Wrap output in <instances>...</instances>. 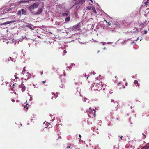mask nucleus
I'll list each match as a JSON object with an SVG mask.
<instances>
[{
    "mask_svg": "<svg viewBox=\"0 0 149 149\" xmlns=\"http://www.w3.org/2000/svg\"><path fill=\"white\" fill-rule=\"evenodd\" d=\"M39 3L38 2H36L31 5H30L28 8V10L32 13H33L34 10L36 8L39 6Z\"/></svg>",
    "mask_w": 149,
    "mask_h": 149,
    "instance_id": "nucleus-1",
    "label": "nucleus"
},
{
    "mask_svg": "<svg viewBox=\"0 0 149 149\" xmlns=\"http://www.w3.org/2000/svg\"><path fill=\"white\" fill-rule=\"evenodd\" d=\"M93 111H92L91 109H89V111H86L87 112L88 116L91 118H95L96 116L95 113L96 111H95L94 110Z\"/></svg>",
    "mask_w": 149,
    "mask_h": 149,
    "instance_id": "nucleus-2",
    "label": "nucleus"
},
{
    "mask_svg": "<svg viewBox=\"0 0 149 149\" xmlns=\"http://www.w3.org/2000/svg\"><path fill=\"white\" fill-rule=\"evenodd\" d=\"M80 29V26L79 25V24L74 25L72 28V29L73 30H79Z\"/></svg>",
    "mask_w": 149,
    "mask_h": 149,
    "instance_id": "nucleus-3",
    "label": "nucleus"
},
{
    "mask_svg": "<svg viewBox=\"0 0 149 149\" xmlns=\"http://www.w3.org/2000/svg\"><path fill=\"white\" fill-rule=\"evenodd\" d=\"M19 87L21 89V90L23 92L25 90L26 87L23 83H22L21 84L19 85Z\"/></svg>",
    "mask_w": 149,
    "mask_h": 149,
    "instance_id": "nucleus-4",
    "label": "nucleus"
},
{
    "mask_svg": "<svg viewBox=\"0 0 149 149\" xmlns=\"http://www.w3.org/2000/svg\"><path fill=\"white\" fill-rule=\"evenodd\" d=\"M85 0H78L76 2L75 4H76V5L80 4H82L85 2Z\"/></svg>",
    "mask_w": 149,
    "mask_h": 149,
    "instance_id": "nucleus-5",
    "label": "nucleus"
},
{
    "mask_svg": "<svg viewBox=\"0 0 149 149\" xmlns=\"http://www.w3.org/2000/svg\"><path fill=\"white\" fill-rule=\"evenodd\" d=\"M15 21H8L7 22H6L4 23L1 24V25H7L8 24H9L10 23H13V22H14Z\"/></svg>",
    "mask_w": 149,
    "mask_h": 149,
    "instance_id": "nucleus-6",
    "label": "nucleus"
},
{
    "mask_svg": "<svg viewBox=\"0 0 149 149\" xmlns=\"http://www.w3.org/2000/svg\"><path fill=\"white\" fill-rule=\"evenodd\" d=\"M30 0H22L18 2V3H19L21 4L22 3H28L30 1Z\"/></svg>",
    "mask_w": 149,
    "mask_h": 149,
    "instance_id": "nucleus-7",
    "label": "nucleus"
},
{
    "mask_svg": "<svg viewBox=\"0 0 149 149\" xmlns=\"http://www.w3.org/2000/svg\"><path fill=\"white\" fill-rule=\"evenodd\" d=\"M134 84H135V86H136H136L139 87L140 84L136 80H135L134 81Z\"/></svg>",
    "mask_w": 149,
    "mask_h": 149,
    "instance_id": "nucleus-8",
    "label": "nucleus"
},
{
    "mask_svg": "<svg viewBox=\"0 0 149 149\" xmlns=\"http://www.w3.org/2000/svg\"><path fill=\"white\" fill-rule=\"evenodd\" d=\"M42 8L39 9L38 12L34 13L35 15L40 14L42 13Z\"/></svg>",
    "mask_w": 149,
    "mask_h": 149,
    "instance_id": "nucleus-9",
    "label": "nucleus"
},
{
    "mask_svg": "<svg viewBox=\"0 0 149 149\" xmlns=\"http://www.w3.org/2000/svg\"><path fill=\"white\" fill-rule=\"evenodd\" d=\"M52 95L54 96V97H52L51 98L52 99H53L54 98H56L58 97V94L57 93H53Z\"/></svg>",
    "mask_w": 149,
    "mask_h": 149,
    "instance_id": "nucleus-10",
    "label": "nucleus"
},
{
    "mask_svg": "<svg viewBox=\"0 0 149 149\" xmlns=\"http://www.w3.org/2000/svg\"><path fill=\"white\" fill-rule=\"evenodd\" d=\"M21 11L22 14H26V12L24 9H22L21 10Z\"/></svg>",
    "mask_w": 149,
    "mask_h": 149,
    "instance_id": "nucleus-11",
    "label": "nucleus"
},
{
    "mask_svg": "<svg viewBox=\"0 0 149 149\" xmlns=\"http://www.w3.org/2000/svg\"><path fill=\"white\" fill-rule=\"evenodd\" d=\"M145 23L144 22H141L140 23V26L141 27L140 28L141 29H142L143 26L144 25Z\"/></svg>",
    "mask_w": 149,
    "mask_h": 149,
    "instance_id": "nucleus-12",
    "label": "nucleus"
},
{
    "mask_svg": "<svg viewBox=\"0 0 149 149\" xmlns=\"http://www.w3.org/2000/svg\"><path fill=\"white\" fill-rule=\"evenodd\" d=\"M70 16H68L66 17L65 19V22H68L70 21Z\"/></svg>",
    "mask_w": 149,
    "mask_h": 149,
    "instance_id": "nucleus-13",
    "label": "nucleus"
},
{
    "mask_svg": "<svg viewBox=\"0 0 149 149\" xmlns=\"http://www.w3.org/2000/svg\"><path fill=\"white\" fill-rule=\"evenodd\" d=\"M92 10L95 13H96V10L94 7L92 6Z\"/></svg>",
    "mask_w": 149,
    "mask_h": 149,
    "instance_id": "nucleus-14",
    "label": "nucleus"
},
{
    "mask_svg": "<svg viewBox=\"0 0 149 149\" xmlns=\"http://www.w3.org/2000/svg\"><path fill=\"white\" fill-rule=\"evenodd\" d=\"M104 22H105L107 23H108L109 25L110 26L111 25V22H107V20H104Z\"/></svg>",
    "mask_w": 149,
    "mask_h": 149,
    "instance_id": "nucleus-15",
    "label": "nucleus"
},
{
    "mask_svg": "<svg viewBox=\"0 0 149 149\" xmlns=\"http://www.w3.org/2000/svg\"><path fill=\"white\" fill-rule=\"evenodd\" d=\"M26 26L28 27V28H29V29H31L32 30H33V28L30 25H26Z\"/></svg>",
    "mask_w": 149,
    "mask_h": 149,
    "instance_id": "nucleus-16",
    "label": "nucleus"
},
{
    "mask_svg": "<svg viewBox=\"0 0 149 149\" xmlns=\"http://www.w3.org/2000/svg\"><path fill=\"white\" fill-rule=\"evenodd\" d=\"M143 149H148L149 147L147 145H146L143 148Z\"/></svg>",
    "mask_w": 149,
    "mask_h": 149,
    "instance_id": "nucleus-17",
    "label": "nucleus"
},
{
    "mask_svg": "<svg viewBox=\"0 0 149 149\" xmlns=\"http://www.w3.org/2000/svg\"><path fill=\"white\" fill-rule=\"evenodd\" d=\"M68 15V14L67 13H64L62 14V15L63 16H67Z\"/></svg>",
    "mask_w": 149,
    "mask_h": 149,
    "instance_id": "nucleus-18",
    "label": "nucleus"
},
{
    "mask_svg": "<svg viewBox=\"0 0 149 149\" xmlns=\"http://www.w3.org/2000/svg\"><path fill=\"white\" fill-rule=\"evenodd\" d=\"M75 64L74 63L72 64L71 66L68 67V68H72L73 66H74Z\"/></svg>",
    "mask_w": 149,
    "mask_h": 149,
    "instance_id": "nucleus-19",
    "label": "nucleus"
},
{
    "mask_svg": "<svg viewBox=\"0 0 149 149\" xmlns=\"http://www.w3.org/2000/svg\"><path fill=\"white\" fill-rule=\"evenodd\" d=\"M92 7L91 6H89L87 7V9L88 10H90L91 8H92Z\"/></svg>",
    "mask_w": 149,
    "mask_h": 149,
    "instance_id": "nucleus-20",
    "label": "nucleus"
},
{
    "mask_svg": "<svg viewBox=\"0 0 149 149\" xmlns=\"http://www.w3.org/2000/svg\"><path fill=\"white\" fill-rule=\"evenodd\" d=\"M21 13H22V12L21 11H19L18 12H17V14L18 15H20L21 14Z\"/></svg>",
    "mask_w": 149,
    "mask_h": 149,
    "instance_id": "nucleus-21",
    "label": "nucleus"
},
{
    "mask_svg": "<svg viewBox=\"0 0 149 149\" xmlns=\"http://www.w3.org/2000/svg\"><path fill=\"white\" fill-rule=\"evenodd\" d=\"M10 59L11 61H15V60L14 58H11V57H10Z\"/></svg>",
    "mask_w": 149,
    "mask_h": 149,
    "instance_id": "nucleus-22",
    "label": "nucleus"
},
{
    "mask_svg": "<svg viewBox=\"0 0 149 149\" xmlns=\"http://www.w3.org/2000/svg\"><path fill=\"white\" fill-rule=\"evenodd\" d=\"M149 3L148 1H146L144 2V3L145 5H147Z\"/></svg>",
    "mask_w": 149,
    "mask_h": 149,
    "instance_id": "nucleus-23",
    "label": "nucleus"
},
{
    "mask_svg": "<svg viewBox=\"0 0 149 149\" xmlns=\"http://www.w3.org/2000/svg\"><path fill=\"white\" fill-rule=\"evenodd\" d=\"M142 135L144 137V138H145L146 137V135L145 134H144L143 133Z\"/></svg>",
    "mask_w": 149,
    "mask_h": 149,
    "instance_id": "nucleus-24",
    "label": "nucleus"
},
{
    "mask_svg": "<svg viewBox=\"0 0 149 149\" xmlns=\"http://www.w3.org/2000/svg\"><path fill=\"white\" fill-rule=\"evenodd\" d=\"M46 80H44V81H43L42 82V83H43V84H44V83H46Z\"/></svg>",
    "mask_w": 149,
    "mask_h": 149,
    "instance_id": "nucleus-25",
    "label": "nucleus"
},
{
    "mask_svg": "<svg viewBox=\"0 0 149 149\" xmlns=\"http://www.w3.org/2000/svg\"><path fill=\"white\" fill-rule=\"evenodd\" d=\"M63 53L64 54H66L67 53V52L65 50L63 51Z\"/></svg>",
    "mask_w": 149,
    "mask_h": 149,
    "instance_id": "nucleus-26",
    "label": "nucleus"
},
{
    "mask_svg": "<svg viewBox=\"0 0 149 149\" xmlns=\"http://www.w3.org/2000/svg\"><path fill=\"white\" fill-rule=\"evenodd\" d=\"M147 33V31H144V34H146Z\"/></svg>",
    "mask_w": 149,
    "mask_h": 149,
    "instance_id": "nucleus-27",
    "label": "nucleus"
},
{
    "mask_svg": "<svg viewBox=\"0 0 149 149\" xmlns=\"http://www.w3.org/2000/svg\"><path fill=\"white\" fill-rule=\"evenodd\" d=\"M14 87H12V88H11V90L12 91H13L14 90Z\"/></svg>",
    "mask_w": 149,
    "mask_h": 149,
    "instance_id": "nucleus-28",
    "label": "nucleus"
},
{
    "mask_svg": "<svg viewBox=\"0 0 149 149\" xmlns=\"http://www.w3.org/2000/svg\"><path fill=\"white\" fill-rule=\"evenodd\" d=\"M11 101L13 102H15V100L14 99H12L11 100Z\"/></svg>",
    "mask_w": 149,
    "mask_h": 149,
    "instance_id": "nucleus-29",
    "label": "nucleus"
},
{
    "mask_svg": "<svg viewBox=\"0 0 149 149\" xmlns=\"http://www.w3.org/2000/svg\"><path fill=\"white\" fill-rule=\"evenodd\" d=\"M125 84V86H127V82H126Z\"/></svg>",
    "mask_w": 149,
    "mask_h": 149,
    "instance_id": "nucleus-30",
    "label": "nucleus"
},
{
    "mask_svg": "<svg viewBox=\"0 0 149 149\" xmlns=\"http://www.w3.org/2000/svg\"><path fill=\"white\" fill-rule=\"evenodd\" d=\"M70 148V146H68L66 148Z\"/></svg>",
    "mask_w": 149,
    "mask_h": 149,
    "instance_id": "nucleus-31",
    "label": "nucleus"
},
{
    "mask_svg": "<svg viewBox=\"0 0 149 149\" xmlns=\"http://www.w3.org/2000/svg\"><path fill=\"white\" fill-rule=\"evenodd\" d=\"M43 74V72L42 71L41 73V75H42Z\"/></svg>",
    "mask_w": 149,
    "mask_h": 149,
    "instance_id": "nucleus-32",
    "label": "nucleus"
},
{
    "mask_svg": "<svg viewBox=\"0 0 149 149\" xmlns=\"http://www.w3.org/2000/svg\"><path fill=\"white\" fill-rule=\"evenodd\" d=\"M79 137H80V138H81V136L80 134H79Z\"/></svg>",
    "mask_w": 149,
    "mask_h": 149,
    "instance_id": "nucleus-33",
    "label": "nucleus"
},
{
    "mask_svg": "<svg viewBox=\"0 0 149 149\" xmlns=\"http://www.w3.org/2000/svg\"><path fill=\"white\" fill-rule=\"evenodd\" d=\"M92 3H93V2L92 0H89Z\"/></svg>",
    "mask_w": 149,
    "mask_h": 149,
    "instance_id": "nucleus-34",
    "label": "nucleus"
},
{
    "mask_svg": "<svg viewBox=\"0 0 149 149\" xmlns=\"http://www.w3.org/2000/svg\"><path fill=\"white\" fill-rule=\"evenodd\" d=\"M15 78L16 79H18V77H15Z\"/></svg>",
    "mask_w": 149,
    "mask_h": 149,
    "instance_id": "nucleus-35",
    "label": "nucleus"
},
{
    "mask_svg": "<svg viewBox=\"0 0 149 149\" xmlns=\"http://www.w3.org/2000/svg\"><path fill=\"white\" fill-rule=\"evenodd\" d=\"M123 88H125V87L124 86H123Z\"/></svg>",
    "mask_w": 149,
    "mask_h": 149,
    "instance_id": "nucleus-36",
    "label": "nucleus"
},
{
    "mask_svg": "<svg viewBox=\"0 0 149 149\" xmlns=\"http://www.w3.org/2000/svg\"><path fill=\"white\" fill-rule=\"evenodd\" d=\"M114 100H111V102H114Z\"/></svg>",
    "mask_w": 149,
    "mask_h": 149,
    "instance_id": "nucleus-37",
    "label": "nucleus"
},
{
    "mask_svg": "<svg viewBox=\"0 0 149 149\" xmlns=\"http://www.w3.org/2000/svg\"><path fill=\"white\" fill-rule=\"evenodd\" d=\"M14 86V84H13V85H12V86ZM12 87H13V86Z\"/></svg>",
    "mask_w": 149,
    "mask_h": 149,
    "instance_id": "nucleus-38",
    "label": "nucleus"
},
{
    "mask_svg": "<svg viewBox=\"0 0 149 149\" xmlns=\"http://www.w3.org/2000/svg\"><path fill=\"white\" fill-rule=\"evenodd\" d=\"M122 136H121V137H120V138H121V139H122Z\"/></svg>",
    "mask_w": 149,
    "mask_h": 149,
    "instance_id": "nucleus-39",
    "label": "nucleus"
},
{
    "mask_svg": "<svg viewBox=\"0 0 149 149\" xmlns=\"http://www.w3.org/2000/svg\"><path fill=\"white\" fill-rule=\"evenodd\" d=\"M28 107H26V109H28Z\"/></svg>",
    "mask_w": 149,
    "mask_h": 149,
    "instance_id": "nucleus-40",
    "label": "nucleus"
},
{
    "mask_svg": "<svg viewBox=\"0 0 149 149\" xmlns=\"http://www.w3.org/2000/svg\"><path fill=\"white\" fill-rule=\"evenodd\" d=\"M115 78H116V76H115Z\"/></svg>",
    "mask_w": 149,
    "mask_h": 149,
    "instance_id": "nucleus-41",
    "label": "nucleus"
},
{
    "mask_svg": "<svg viewBox=\"0 0 149 149\" xmlns=\"http://www.w3.org/2000/svg\"><path fill=\"white\" fill-rule=\"evenodd\" d=\"M147 1H149V0H147Z\"/></svg>",
    "mask_w": 149,
    "mask_h": 149,
    "instance_id": "nucleus-42",
    "label": "nucleus"
},
{
    "mask_svg": "<svg viewBox=\"0 0 149 149\" xmlns=\"http://www.w3.org/2000/svg\"><path fill=\"white\" fill-rule=\"evenodd\" d=\"M142 149H143V148H142Z\"/></svg>",
    "mask_w": 149,
    "mask_h": 149,
    "instance_id": "nucleus-43",
    "label": "nucleus"
},
{
    "mask_svg": "<svg viewBox=\"0 0 149 149\" xmlns=\"http://www.w3.org/2000/svg\"><path fill=\"white\" fill-rule=\"evenodd\" d=\"M148 30H149V28Z\"/></svg>",
    "mask_w": 149,
    "mask_h": 149,
    "instance_id": "nucleus-44",
    "label": "nucleus"
}]
</instances>
